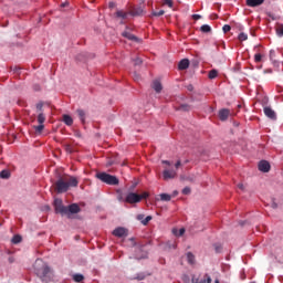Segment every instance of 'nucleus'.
<instances>
[{"label": "nucleus", "instance_id": "aec40b11", "mask_svg": "<svg viewBox=\"0 0 283 283\" xmlns=\"http://www.w3.org/2000/svg\"><path fill=\"white\" fill-rule=\"evenodd\" d=\"M187 261H188V264H196V255H193V253H191V252H188Z\"/></svg>", "mask_w": 283, "mask_h": 283}, {"label": "nucleus", "instance_id": "4c0bfd02", "mask_svg": "<svg viewBox=\"0 0 283 283\" xmlns=\"http://www.w3.org/2000/svg\"><path fill=\"white\" fill-rule=\"evenodd\" d=\"M36 111L39 112V114L43 113V103L36 104Z\"/></svg>", "mask_w": 283, "mask_h": 283}, {"label": "nucleus", "instance_id": "6e6d98bb", "mask_svg": "<svg viewBox=\"0 0 283 283\" xmlns=\"http://www.w3.org/2000/svg\"><path fill=\"white\" fill-rule=\"evenodd\" d=\"M10 260V262H12V259H9Z\"/></svg>", "mask_w": 283, "mask_h": 283}, {"label": "nucleus", "instance_id": "603ef678", "mask_svg": "<svg viewBox=\"0 0 283 283\" xmlns=\"http://www.w3.org/2000/svg\"><path fill=\"white\" fill-rule=\"evenodd\" d=\"M109 8H114V3L111 2V3H109Z\"/></svg>", "mask_w": 283, "mask_h": 283}, {"label": "nucleus", "instance_id": "ea45409f", "mask_svg": "<svg viewBox=\"0 0 283 283\" xmlns=\"http://www.w3.org/2000/svg\"><path fill=\"white\" fill-rule=\"evenodd\" d=\"M139 198H140V200H145V199L149 198V192H144V193L139 195Z\"/></svg>", "mask_w": 283, "mask_h": 283}, {"label": "nucleus", "instance_id": "0eeeda50", "mask_svg": "<svg viewBox=\"0 0 283 283\" xmlns=\"http://www.w3.org/2000/svg\"><path fill=\"white\" fill-rule=\"evenodd\" d=\"M128 234L129 231L123 227H118L113 231V235H115V238H127Z\"/></svg>", "mask_w": 283, "mask_h": 283}, {"label": "nucleus", "instance_id": "79ce46f5", "mask_svg": "<svg viewBox=\"0 0 283 283\" xmlns=\"http://www.w3.org/2000/svg\"><path fill=\"white\" fill-rule=\"evenodd\" d=\"M192 19H195V21H198V20L202 19V15H200V14H192Z\"/></svg>", "mask_w": 283, "mask_h": 283}, {"label": "nucleus", "instance_id": "a19ab883", "mask_svg": "<svg viewBox=\"0 0 283 283\" xmlns=\"http://www.w3.org/2000/svg\"><path fill=\"white\" fill-rule=\"evenodd\" d=\"M151 216L146 217L145 220L143 221V224H149Z\"/></svg>", "mask_w": 283, "mask_h": 283}, {"label": "nucleus", "instance_id": "a878e982", "mask_svg": "<svg viewBox=\"0 0 283 283\" xmlns=\"http://www.w3.org/2000/svg\"><path fill=\"white\" fill-rule=\"evenodd\" d=\"M275 31L277 36H283V24H277Z\"/></svg>", "mask_w": 283, "mask_h": 283}, {"label": "nucleus", "instance_id": "c9c22d12", "mask_svg": "<svg viewBox=\"0 0 283 283\" xmlns=\"http://www.w3.org/2000/svg\"><path fill=\"white\" fill-rule=\"evenodd\" d=\"M163 14H165V10H160V11H155L153 12V17H163Z\"/></svg>", "mask_w": 283, "mask_h": 283}, {"label": "nucleus", "instance_id": "f257e3e1", "mask_svg": "<svg viewBox=\"0 0 283 283\" xmlns=\"http://www.w3.org/2000/svg\"><path fill=\"white\" fill-rule=\"evenodd\" d=\"M33 269L41 282L49 283L52 281V270L43 260L36 259Z\"/></svg>", "mask_w": 283, "mask_h": 283}, {"label": "nucleus", "instance_id": "20e7f679", "mask_svg": "<svg viewBox=\"0 0 283 283\" xmlns=\"http://www.w3.org/2000/svg\"><path fill=\"white\" fill-rule=\"evenodd\" d=\"M53 205H54L55 213L67 216V207L63 205L62 199H55Z\"/></svg>", "mask_w": 283, "mask_h": 283}, {"label": "nucleus", "instance_id": "5fc2aeb1", "mask_svg": "<svg viewBox=\"0 0 283 283\" xmlns=\"http://www.w3.org/2000/svg\"><path fill=\"white\" fill-rule=\"evenodd\" d=\"M142 1V3H145V0H140Z\"/></svg>", "mask_w": 283, "mask_h": 283}, {"label": "nucleus", "instance_id": "c85d7f7f", "mask_svg": "<svg viewBox=\"0 0 283 283\" xmlns=\"http://www.w3.org/2000/svg\"><path fill=\"white\" fill-rule=\"evenodd\" d=\"M172 233L177 235L178 238L185 235V228H181L179 231L178 230H172Z\"/></svg>", "mask_w": 283, "mask_h": 283}, {"label": "nucleus", "instance_id": "1a4fd4ad", "mask_svg": "<svg viewBox=\"0 0 283 283\" xmlns=\"http://www.w3.org/2000/svg\"><path fill=\"white\" fill-rule=\"evenodd\" d=\"M259 171H262L263 174H269L271 171V164L266 160H261L259 163Z\"/></svg>", "mask_w": 283, "mask_h": 283}, {"label": "nucleus", "instance_id": "393cba45", "mask_svg": "<svg viewBox=\"0 0 283 283\" xmlns=\"http://www.w3.org/2000/svg\"><path fill=\"white\" fill-rule=\"evenodd\" d=\"M200 30H201V32L207 34V33L211 32V27L209 24H203V25H201Z\"/></svg>", "mask_w": 283, "mask_h": 283}, {"label": "nucleus", "instance_id": "6e6552de", "mask_svg": "<svg viewBox=\"0 0 283 283\" xmlns=\"http://www.w3.org/2000/svg\"><path fill=\"white\" fill-rule=\"evenodd\" d=\"M144 13H145V6H142V4L139 7H133V9L129 12L132 17H143Z\"/></svg>", "mask_w": 283, "mask_h": 283}, {"label": "nucleus", "instance_id": "de8ad7c7", "mask_svg": "<svg viewBox=\"0 0 283 283\" xmlns=\"http://www.w3.org/2000/svg\"><path fill=\"white\" fill-rule=\"evenodd\" d=\"M238 188L241 189V191H244V185L243 184H239Z\"/></svg>", "mask_w": 283, "mask_h": 283}, {"label": "nucleus", "instance_id": "09e8293b", "mask_svg": "<svg viewBox=\"0 0 283 283\" xmlns=\"http://www.w3.org/2000/svg\"><path fill=\"white\" fill-rule=\"evenodd\" d=\"M189 92H193V85H188Z\"/></svg>", "mask_w": 283, "mask_h": 283}, {"label": "nucleus", "instance_id": "864d4df0", "mask_svg": "<svg viewBox=\"0 0 283 283\" xmlns=\"http://www.w3.org/2000/svg\"><path fill=\"white\" fill-rule=\"evenodd\" d=\"M174 196H178V191H175V192H174Z\"/></svg>", "mask_w": 283, "mask_h": 283}, {"label": "nucleus", "instance_id": "f8f14e48", "mask_svg": "<svg viewBox=\"0 0 283 283\" xmlns=\"http://www.w3.org/2000/svg\"><path fill=\"white\" fill-rule=\"evenodd\" d=\"M231 116V111L229 108H222L219 111L220 120L224 122Z\"/></svg>", "mask_w": 283, "mask_h": 283}, {"label": "nucleus", "instance_id": "7ed1b4c3", "mask_svg": "<svg viewBox=\"0 0 283 283\" xmlns=\"http://www.w3.org/2000/svg\"><path fill=\"white\" fill-rule=\"evenodd\" d=\"M96 178L98 180H101L102 182H105L106 185H113V186H116L118 185V179L116 178V176H112L107 172H98L96 175Z\"/></svg>", "mask_w": 283, "mask_h": 283}, {"label": "nucleus", "instance_id": "dca6fc26", "mask_svg": "<svg viewBox=\"0 0 283 283\" xmlns=\"http://www.w3.org/2000/svg\"><path fill=\"white\" fill-rule=\"evenodd\" d=\"M211 276L209 274H205L200 281H196L192 279V283H211Z\"/></svg>", "mask_w": 283, "mask_h": 283}, {"label": "nucleus", "instance_id": "c756f323", "mask_svg": "<svg viewBox=\"0 0 283 283\" xmlns=\"http://www.w3.org/2000/svg\"><path fill=\"white\" fill-rule=\"evenodd\" d=\"M21 240H22L21 235L15 234V235L12 238L11 242H12L13 244H19V243L21 242Z\"/></svg>", "mask_w": 283, "mask_h": 283}, {"label": "nucleus", "instance_id": "473e14b6", "mask_svg": "<svg viewBox=\"0 0 283 283\" xmlns=\"http://www.w3.org/2000/svg\"><path fill=\"white\" fill-rule=\"evenodd\" d=\"M35 132H38V134H41V132H43V129H45V125L40 124L38 126L34 127Z\"/></svg>", "mask_w": 283, "mask_h": 283}, {"label": "nucleus", "instance_id": "72a5a7b5", "mask_svg": "<svg viewBox=\"0 0 283 283\" xmlns=\"http://www.w3.org/2000/svg\"><path fill=\"white\" fill-rule=\"evenodd\" d=\"M163 6H168V8H174V1H171V0H163Z\"/></svg>", "mask_w": 283, "mask_h": 283}, {"label": "nucleus", "instance_id": "bb28decb", "mask_svg": "<svg viewBox=\"0 0 283 283\" xmlns=\"http://www.w3.org/2000/svg\"><path fill=\"white\" fill-rule=\"evenodd\" d=\"M38 123L40 125H43V123H45V114L39 113V115H38Z\"/></svg>", "mask_w": 283, "mask_h": 283}, {"label": "nucleus", "instance_id": "f3484780", "mask_svg": "<svg viewBox=\"0 0 283 283\" xmlns=\"http://www.w3.org/2000/svg\"><path fill=\"white\" fill-rule=\"evenodd\" d=\"M122 36H124L125 39H128V41H138L136 35H134V34H132L130 32H127V31H124L122 33Z\"/></svg>", "mask_w": 283, "mask_h": 283}, {"label": "nucleus", "instance_id": "6ab92c4d", "mask_svg": "<svg viewBox=\"0 0 283 283\" xmlns=\"http://www.w3.org/2000/svg\"><path fill=\"white\" fill-rule=\"evenodd\" d=\"M159 198L163 202H170L171 201V195H169V193H161V195H159Z\"/></svg>", "mask_w": 283, "mask_h": 283}, {"label": "nucleus", "instance_id": "3c124183", "mask_svg": "<svg viewBox=\"0 0 283 283\" xmlns=\"http://www.w3.org/2000/svg\"><path fill=\"white\" fill-rule=\"evenodd\" d=\"M277 207V203L273 202L272 203V209H275Z\"/></svg>", "mask_w": 283, "mask_h": 283}, {"label": "nucleus", "instance_id": "4be33fe9", "mask_svg": "<svg viewBox=\"0 0 283 283\" xmlns=\"http://www.w3.org/2000/svg\"><path fill=\"white\" fill-rule=\"evenodd\" d=\"M116 17L118 19H127V17H129V13H127V12H125L123 10H119V11L116 12Z\"/></svg>", "mask_w": 283, "mask_h": 283}, {"label": "nucleus", "instance_id": "9b49d317", "mask_svg": "<svg viewBox=\"0 0 283 283\" xmlns=\"http://www.w3.org/2000/svg\"><path fill=\"white\" fill-rule=\"evenodd\" d=\"M70 213H81V207L77 203L70 205L66 207V216H70Z\"/></svg>", "mask_w": 283, "mask_h": 283}, {"label": "nucleus", "instance_id": "5701e85b", "mask_svg": "<svg viewBox=\"0 0 283 283\" xmlns=\"http://www.w3.org/2000/svg\"><path fill=\"white\" fill-rule=\"evenodd\" d=\"M73 280L74 282L81 283L85 280V276H83V274H74Z\"/></svg>", "mask_w": 283, "mask_h": 283}, {"label": "nucleus", "instance_id": "a211bd4d", "mask_svg": "<svg viewBox=\"0 0 283 283\" xmlns=\"http://www.w3.org/2000/svg\"><path fill=\"white\" fill-rule=\"evenodd\" d=\"M189 67V60L184 59L179 62L178 69L179 70H187Z\"/></svg>", "mask_w": 283, "mask_h": 283}, {"label": "nucleus", "instance_id": "cd10ccee", "mask_svg": "<svg viewBox=\"0 0 283 283\" xmlns=\"http://www.w3.org/2000/svg\"><path fill=\"white\" fill-rule=\"evenodd\" d=\"M0 178H3L4 180H7L8 178H10V170H2L0 172Z\"/></svg>", "mask_w": 283, "mask_h": 283}, {"label": "nucleus", "instance_id": "58836bf2", "mask_svg": "<svg viewBox=\"0 0 283 283\" xmlns=\"http://www.w3.org/2000/svg\"><path fill=\"white\" fill-rule=\"evenodd\" d=\"M182 193H184V196H189V193H191V188H189V187L184 188Z\"/></svg>", "mask_w": 283, "mask_h": 283}, {"label": "nucleus", "instance_id": "423d86ee", "mask_svg": "<svg viewBox=\"0 0 283 283\" xmlns=\"http://www.w3.org/2000/svg\"><path fill=\"white\" fill-rule=\"evenodd\" d=\"M176 176H178V172H176L175 169L165 168V170L163 171L164 180H174Z\"/></svg>", "mask_w": 283, "mask_h": 283}, {"label": "nucleus", "instance_id": "2f4dec72", "mask_svg": "<svg viewBox=\"0 0 283 283\" xmlns=\"http://www.w3.org/2000/svg\"><path fill=\"white\" fill-rule=\"evenodd\" d=\"M209 78L213 80V78H217L218 77V71L217 70H211L209 72Z\"/></svg>", "mask_w": 283, "mask_h": 283}, {"label": "nucleus", "instance_id": "8fccbe9b", "mask_svg": "<svg viewBox=\"0 0 283 283\" xmlns=\"http://www.w3.org/2000/svg\"><path fill=\"white\" fill-rule=\"evenodd\" d=\"M137 280H145V275L137 276Z\"/></svg>", "mask_w": 283, "mask_h": 283}, {"label": "nucleus", "instance_id": "4d7b16f0", "mask_svg": "<svg viewBox=\"0 0 283 283\" xmlns=\"http://www.w3.org/2000/svg\"><path fill=\"white\" fill-rule=\"evenodd\" d=\"M35 90H39V87H38V88H35Z\"/></svg>", "mask_w": 283, "mask_h": 283}, {"label": "nucleus", "instance_id": "49530a36", "mask_svg": "<svg viewBox=\"0 0 283 283\" xmlns=\"http://www.w3.org/2000/svg\"><path fill=\"white\" fill-rule=\"evenodd\" d=\"M161 163H163V165H168V167H169V165H171V161H169V160H163Z\"/></svg>", "mask_w": 283, "mask_h": 283}, {"label": "nucleus", "instance_id": "7c9ffc66", "mask_svg": "<svg viewBox=\"0 0 283 283\" xmlns=\"http://www.w3.org/2000/svg\"><path fill=\"white\" fill-rule=\"evenodd\" d=\"M249 39V35L244 32H241L239 35H238V40L239 41H247Z\"/></svg>", "mask_w": 283, "mask_h": 283}, {"label": "nucleus", "instance_id": "9d476101", "mask_svg": "<svg viewBox=\"0 0 283 283\" xmlns=\"http://www.w3.org/2000/svg\"><path fill=\"white\" fill-rule=\"evenodd\" d=\"M263 112H264V114L268 118H271V120H276L277 119V115L275 114V111H273V108H271L269 106H265L263 108Z\"/></svg>", "mask_w": 283, "mask_h": 283}, {"label": "nucleus", "instance_id": "c03bdc74", "mask_svg": "<svg viewBox=\"0 0 283 283\" xmlns=\"http://www.w3.org/2000/svg\"><path fill=\"white\" fill-rule=\"evenodd\" d=\"M180 165H182V163L180 160H178L176 164H175V167L176 169H178L180 167Z\"/></svg>", "mask_w": 283, "mask_h": 283}, {"label": "nucleus", "instance_id": "4468645a", "mask_svg": "<svg viewBox=\"0 0 283 283\" xmlns=\"http://www.w3.org/2000/svg\"><path fill=\"white\" fill-rule=\"evenodd\" d=\"M151 87H153V90H155V92H156L157 94H160V92H163V84H161L160 81H158V80H155V81L153 82Z\"/></svg>", "mask_w": 283, "mask_h": 283}, {"label": "nucleus", "instance_id": "e433bc0d", "mask_svg": "<svg viewBox=\"0 0 283 283\" xmlns=\"http://www.w3.org/2000/svg\"><path fill=\"white\" fill-rule=\"evenodd\" d=\"M222 30H223L224 34H227V32H231V25L224 24Z\"/></svg>", "mask_w": 283, "mask_h": 283}, {"label": "nucleus", "instance_id": "f03ea898", "mask_svg": "<svg viewBox=\"0 0 283 283\" xmlns=\"http://www.w3.org/2000/svg\"><path fill=\"white\" fill-rule=\"evenodd\" d=\"M56 193H65L69 191L70 187H78V179L76 177H61L54 184Z\"/></svg>", "mask_w": 283, "mask_h": 283}, {"label": "nucleus", "instance_id": "39448f33", "mask_svg": "<svg viewBox=\"0 0 283 283\" xmlns=\"http://www.w3.org/2000/svg\"><path fill=\"white\" fill-rule=\"evenodd\" d=\"M125 202H127L128 205H136L140 202V195L136 192H129L125 198Z\"/></svg>", "mask_w": 283, "mask_h": 283}, {"label": "nucleus", "instance_id": "412c9836", "mask_svg": "<svg viewBox=\"0 0 283 283\" xmlns=\"http://www.w3.org/2000/svg\"><path fill=\"white\" fill-rule=\"evenodd\" d=\"M76 114H77V116H78L81 123L85 124V111H83V109H77V111H76Z\"/></svg>", "mask_w": 283, "mask_h": 283}, {"label": "nucleus", "instance_id": "37998d69", "mask_svg": "<svg viewBox=\"0 0 283 283\" xmlns=\"http://www.w3.org/2000/svg\"><path fill=\"white\" fill-rule=\"evenodd\" d=\"M140 64H143V60L139 59V57H137V59L135 60V65H140Z\"/></svg>", "mask_w": 283, "mask_h": 283}, {"label": "nucleus", "instance_id": "b1692460", "mask_svg": "<svg viewBox=\"0 0 283 283\" xmlns=\"http://www.w3.org/2000/svg\"><path fill=\"white\" fill-rule=\"evenodd\" d=\"M189 109H191V106H189V104H181V105L178 107V111H179V112H189Z\"/></svg>", "mask_w": 283, "mask_h": 283}, {"label": "nucleus", "instance_id": "f704fd0d", "mask_svg": "<svg viewBox=\"0 0 283 283\" xmlns=\"http://www.w3.org/2000/svg\"><path fill=\"white\" fill-rule=\"evenodd\" d=\"M254 61H255V63H260V62L262 61V54L256 53V54L254 55Z\"/></svg>", "mask_w": 283, "mask_h": 283}, {"label": "nucleus", "instance_id": "ddd939ff", "mask_svg": "<svg viewBox=\"0 0 283 283\" xmlns=\"http://www.w3.org/2000/svg\"><path fill=\"white\" fill-rule=\"evenodd\" d=\"M264 3V0H245V6L248 8H259V6H262Z\"/></svg>", "mask_w": 283, "mask_h": 283}, {"label": "nucleus", "instance_id": "2eb2a0df", "mask_svg": "<svg viewBox=\"0 0 283 283\" xmlns=\"http://www.w3.org/2000/svg\"><path fill=\"white\" fill-rule=\"evenodd\" d=\"M63 123L67 125V127H72L74 125V119L70 115H63Z\"/></svg>", "mask_w": 283, "mask_h": 283}, {"label": "nucleus", "instance_id": "a18cd8bd", "mask_svg": "<svg viewBox=\"0 0 283 283\" xmlns=\"http://www.w3.org/2000/svg\"><path fill=\"white\" fill-rule=\"evenodd\" d=\"M275 56V51H270V59H273Z\"/></svg>", "mask_w": 283, "mask_h": 283}]
</instances>
